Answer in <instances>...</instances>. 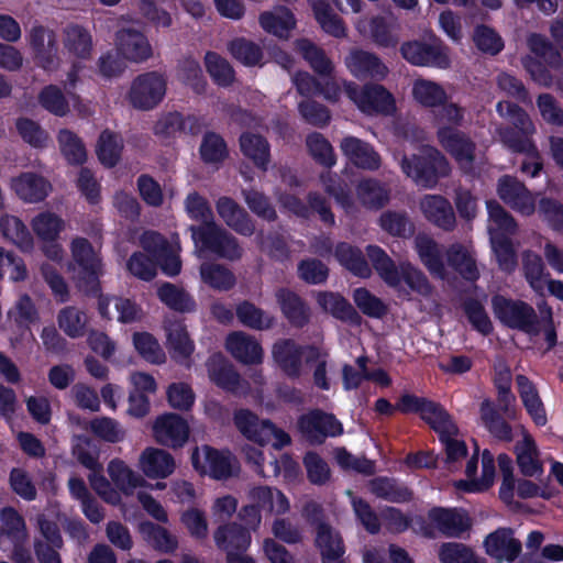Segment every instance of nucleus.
Returning <instances> with one entry per match:
<instances>
[{
	"label": "nucleus",
	"mask_w": 563,
	"mask_h": 563,
	"mask_svg": "<svg viewBox=\"0 0 563 563\" xmlns=\"http://www.w3.org/2000/svg\"><path fill=\"white\" fill-rule=\"evenodd\" d=\"M322 563H345V547L339 532L333 531L329 523H320L314 539Z\"/></svg>",
	"instance_id": "nucleus-29"
},
{
	"label": "nucleus",
	"mask_w": 563,
	"mask_h": 563,
	"mask_svg": "<svg viewBox=\"0 0 563 563\" xmlns=\"http://www.w3.org/2000/svg\"><path fill=\"white\" fill-rule=\"evenodd\" d=\"M297 91L303 97L324 96L329 100H335L339 95V86L334 80L317 79L308 71H297L294 76Z\"/></svg>",
	"instance_id": "nucleus-41"
},
{
	"label": "nucleus",
	"mask_w": 563,
	"mask_h": 563,
	"mask_svg": "<svg viewBox=\"0 0 563 563\" xmlns=\"http://www.w3.org/2000/svg\"><path fill=\"white\" fill-rule=\"evenodd\" d=\"M192 467L201 474L208 473L214 479H227L233 475L230 452H221L212 446H205V463L201 462L198 448L191 453Z\"/></svg>",
	"instance_id": "nucleus-21"
},
{
	"label": "nucleus",
	"mask_w": 563,
	"mask_h": 563,
	"mask_svg": "<svg viewBox=\"0 0 563 563\" xmlns=\"http://www.w3.org/2000/svg\"><path fill=\"white\" fill-rule=\"evenodd\" d=\"M495 459L489 450L485 449L482 453V476L479 479H460L455 487L465 493H482L487 490L494 484L495 478Z\"/></svg>",
	"instance_id": "nucleus-50"
},
{
	"label": "nucleus",
	"mask_w": 563,
	"mask_h": 563,
	"mask_svg": "<svg viewBox=\"0 0 563 563\" xmlns=\"http://www.w3.org/2000/svg\"><path fill=\"white\" fill-rule=\"evenodd\" d=\"M140 468L148 478H166L175 470V460L163 449L146 448L140 456Z\"/></svg>",
	"instance_id": "nucleus-33"
},
{
	"label": "nucleus",
	"mask_w": 563,
	"mask_h": 563,
	"mask_svg": "<svg viewBox=\"0 0 563 563\" xmlns=\"http://www.w3.org/2000/svg\"><path fill=\"white\" fill-rule=\"evenodd\" d=\"M426 219L444 231H453L456 224L451 202L440 195H427L420 203Z\"/></svg>",
	"instance_id": "nucleus-25"
},
{
	"label": "nucleus",
	"mask_w": 563,
	"mask_h": 563,
	"mask_svg": "<svg viewBox=\"0 0 563 563\" xmlns=\"http://www.w3.org/2000/svg\"><path fill=\"white\" fill-rule=\"evenodd\" d=\"M461 307L475 331L484 336L489 335L494 331L493 322L478 299L467 297L463 300Z\"/></svg>",
	"instance_id": "nucleus-57"
},
{
	"label": "nucleus",
	"mask_w": 563,
	"mask_h": 563,
	"mask_svg": "<svg viewBox=\"0 0 563 563\" xmlns=\"http://www.w3.org/2000/svg\"><path fill=\"white\" fill-rule=\"evenodd\" d=\"M228 51L235 60L247 67L260 65L264 56L262 47L245 37L230 41Z\"/></svg>",
	"instance_id": "nucleus-53"
},
{
	"label": "nucleus",
	"mask_w": 563,
	"mask_h": 563,
	"mask_svg": "<svg viewBox=\"0 0 563 563\" xmlns=\"http://www.w3.org/2000/svg\"><path fill=\"white\" fill-rule=\"evenodd\" d=\"M428 519L446 538H460L472 528L471 517L462 508L434 506L428 510Z\"/></svg>",
	"instance_id": "nucleus-13"
},
{
	"label": "nucleus",
	"mask_w": 563,
	"mask_h": 563,
	"mask_svg": "<svg viewBox=\"0 0 563 563\" xmlns=\"http://www.w3.org/2000/svg\"><path fill=\"white\" fill-rule=\"evenodd\" d=\"M412 96L416 101L426 108H435L446 102L445 90L437 82L418 79L412 87Z\"/></svg>",
	"instance_id": "nucleus-59"
},
{
	"label": "nucleus",
	"mask_w": 563,
	"mask_h": 563,
	"mask_svg": "<svg viewBox=\"0 0 563 563\" xmlns=\"http://www.w3.org/2000/svg\"><path fill=\"white\" fill-rule=\"evenodd\" d=\"M490 244L498 268L506 274L514 273L518 266V256L511 239L504 233L493 232Z\"/></svg>",
	"instance_id": "nucleus-46"
},
{
	"label": "nucleus",
	"mask_w": 563,
	"mask_h": 563,
	"mask_svg": "<svg viewBox=\"0 0 563 563\" xmlns=\"http://www.w3.org/2000/svg\"><path fill=\"white\" fill-rule=\"evenodd\" d=\"M261 27L275 36L286 38L296 26L294 13L288 8H282L278 13L264 11L258 16Z\"/></svg>",
	"instance_id": "nucleus-47"
},
{
	"label": "nucleus",
	"mask_w": 563,
	"mask_h": 563,
	"mask_svg": "<svg viewBox=\"0 0 563 563\" xmlns=\"http://www.w3.org/2000/svg\"><path fill=\"white\" fill-rule=\"evenodd\" d=\"M314 19L321 29L338 38L346 36V27L343 20L333 12L332 8L325 0H318L312 3Z\"/></svg>",
	"instance_id": "nucleus-52"
},
{
	"label": "nucleus",
	"mask_w": 563,
	"mask_h": 563,
	"mask_svg": "<svg viewBox=\"0 0 563 563\" xmlns=\"http://www.w3.org/2000/svg\"><path fill=\"white\" fill-rule=\"evenodd\" d=\"M198 153L203 164L213 166L221 165L230 155L227 141L214 131H207L202 135Z\"/></svg>",
	"instance_id": "nucleus-42"
},
{
	"label": "nucleus",
	"mask_w": 563,
	"mask_h": 563,
	"mask_svg": "<svg viewBox=\"0 0 563 563\" xmlns=\"http://www.w3.org/2000/svg\"><path fill=\"white\" fill-rule=\"evenodd\" d=\"M11 188L20 199L34 203L43 201L48 196L52 186L43 176L25 172L12 179Z\"/></svg>",
	"instance_id": "nucleus-26"
},
{
	"label": "nucleus",
	"mask_w": 563,
	"mask_h": 563,
	"mask_svg": "<svg viewBox=\"0 0 563 563\" xmlns=\"http://www.w3.org/2000/svg\"><path fill=\"white\" fill-rule=\"evenodd\" d=\"M396 408L402 415L418 413L430 428L448 413L441 404L413 394L401 395L396 402Z\"/></svg>",
	"instance_id": "nucleus-20"
},
{
	"label": "nucleus",
	"mask_w": 563,
	"mask_h": 563,
	"mask_svg": "<svg viewBox=\"0 0 563 563\" xmlns=\"http://www.w3.org/2000/svg\"><path fill=\"white\" fill-rule=\"evenodd\" d=\"M64 45L66 49L78 58H89L92 49L90 33L80 25H70L65 31Z\"/></svg>",
	"instance_id": "nucleus-58"
},
{
	"label": "nucleus",
	"mask_w": 563,
	"mask_h": 563,
	"mask_svg": "<svg viewBox=\"0 0 563 563\" xmlns=\"http://www.w3.org/2000/svg\"><path fill=\"white\" fill-rule=\"evenodd\" d=\"M366 254L380 279L390 288L398 289L404 282L411 291L429 297L433 287L426 274L415 267L410 262H401L399 266L378 245L369 244L366 246Z\"/></svg>",
	"instance_id": "nucleus-2"
},
{
	"label": "nucleus",
	"mask_w": 563,
	"mask_h": 563,
	"mask_svg": "<svg viewBox=\"0 0 563 563\" xmlns=\"http://www.w3.org/2000/svg\"><path fill=\"white\" fill-rule=\"evenodd\" d=\"M167 349L175 361L187 360L195 350V344L189 338L187 328L181 322H173L166 328Z\"/></svg>",
	"instance_id": "nucleus-44"
},
{
	"label": "nucleus",
	"mask_w": 563,
	"mask_h": 563,
	"mask_svg": "<svg viewBox=\"0 0 563 563\" xmlns=\"http://www.w3.org/2000/svg\"><path fill=\"white\" fill-rule=\"evenodd\" d=\"M240 151L254 166L266 172L271 163V145L261 134L242 132L239 136Z\"/></svg>",
	"instance_id": "nucleus-32"
},
{
	"label": "nucleus",
	"mask_w": 563,
	"mask_h": 563,
	"mask_svg": "<svg viewBox=\"0 0 563 563\" xmlns=\"http://www.w3.org/2000/svg\"><path fill=\"white\" fill-rule=\"evenodd\" d=\"M438 556L441 563H487L485 559L478 558L470 547L459 542L442 543Z\"/></svg>",
	"instance_id": "nucleus-64"
},
{
	"label": "nucleus",
	"mask_w": 563,
	"mask_h": 563,
	"mask_svg": "<svg viewBox=\"0 0 563 563\" xmlns=\"http://www.w3.org/2000/svg\"><path fill=\"white\" fill-rule=\"evenodd\" d=\"M356 194L361 203L367 209L378 210L389 200L388 189L374 178L361 180L356 187Z\"/></svg>",
	"instance_id": "nucleus-49"
},
{
	"label": "nucleus",
	"mask_w": 563,
	"mask_h": 563,
	"mask_svg": "<svg viewBox=\"0 0 563 563\" xmlns=\"http://www.w3.org/2000/svg\"><path fill=\"white\" fill-rule=\"evenodd\" d=\"M401 167L417 185L426 188L435 186L439 179L448 176L451 170L446 157L437 148H431L423 155L405 156Z\"/></svg>",
	"instance_id": "nucleus-6"
},
{
	"label": "nucleus",
	"mask_w": 563,
	"mask_h": 563,
	"mask_svg": "<svg viewBox=\"0 0 563 563\" xmlns=\"http://www.w3.org/2000/svg\"><path fill=\"white\" fill-rule=\"evenodd\" d=\"M166 79L158 71H146L134 78L129 91V101L139 110H152L166 93Z\"/></svg>",
	"instance_id": "nucleus-9"
},
{
	"label": "nucleus",
	"mask_w": 563,
	"mask_h": 563,
	"mask_svg": "<svg viewBox=\"0 0 563 563\" xmlns=\"http://www.w3.org/2000/svg\"><path fill=\"white\" fill-rule=\"evenodd\" d=\"M117 52L124 58L134 63L147 60L152 54V46L147 37L140 31L122 29L115 35Z\"/></svg>",
	"instance_id": "nucleus-22"
},
{
	"label": "nucleus",
	"mask_w": 563,
	"mask_h": 563,
	"mask_svg": "<svg viewBox=\"0 0 563 563\" xmlns=\"http://www.w3.org/2000/svg\"><path fill=\"white\" fill-rule=\"evenodd\" d=\"M481 420L493 438L501 442L514 440L512 427L499 412L490 399H484L479 406Z\"/></svg>",
	"instance_id": "nucleus-34"
},
{
	"label": "nucleus",
	"mask_w": 563,
	"mask_h": 563,
	"mask_svg": "<svg viewBox=\"0 0 563 563\" xmlns=\"http://www.w3.org/2000/svg\"><path fill=\"white\" fill-rule=\"evenodd\" d=\"M137 530L143 540L162 553H174L178 548L177 538L166 528L150 520L141 521Z\"/></svg>",
	"instance_id": "nucleus-40"
},
{
	"label": "nucleus",
	"mask_w": 563,
	"mask_h": 563,
	"mask_svg": "<svg viewBox=\"0 0 563 563\" xmlns=\"http://www.w3.org/2000/svg\"><path fill=\"white\" fill-rule=\"evenodd\" d=\"M297 48L312 70L323 80H333L334 66L325 52L310 40L297 41Z\"/></svg>",
	"instance_id": "nucleus-39"
},
{
	"label": "nucleus",
	"mask_w": 563,
	"mask_h": 563,
	"mask_svg": "<svg viewBox=\"0 0 563 563\" xmlns=\"http://www.w3.org/2000/svg\"><path fill=\"white\" fill-rule=\"evenodd\" d=\"M188 422L177 413L158 416L153 426V434L157 443L178 449L183 448L189 439Z\"/></svg>",
	"instance_id": "nucleus-14"
},
{
	"label": "nucleus",
	"mask_w": 563,
	"mask_h": 563,
	"mask_svg": "<svg viewBox=\"0 0 563 563\" xmlns=\"http://www.w3.org/2000/svg\"><path fill=\"white\" fill-rule=\"evenodd\" d=\"M345 66L353 77L363 79L384 80L389 69L375 54L362 48H353L344 59Z\"/></svg>",
	"instance_id": "nucleus-16"
},
{
	"label": "nucleus",
	"mask_w": 563,
	"mask_h": 563,
	"mask_svg": "<svg viewBox=\"0 0 563 563\" xmlns=\"http://www.w3.org/2000/svg\"><path fill=\"white\" fill-rule=\"evenodd\" d=\"M485 552L498 562L516 561L522 550L521 541L514 537V530L507 527L497 528L483 542Z\"/></svg>",
	"instance_id": "nucleus-17"
},
{
	"label": "nucleus",
	"mask_w": 563,
	"mask_h": 563,
	"mask_svg": "<svg viewBox=\"0 0 563 563\" xmlns=\"http://www.w3.org/2000/svg\"><path fill=\"white\" fill-rule=\"evenodd\" d=\"M399 52L402 58L413 66L446 69L451 65L449 47L434 35L428 42L419 40L404 42Z\"/></svg>",
	"instance_id": "nucleus-7"
},
{
	"label": "nucleus",
	"mask_w": 563,
	"mask_h": 563,
	"mask_svg": "<svg viewBox=\"0 0 563 563\" xmlns=\"http://www.w3.org/2000/svg\"><path fill=\"white\" fill-rule=\"evenodd\" d=\"M528 46L534 56L522 58V66L531 79L539 86L550 88L553 85V75L549 68L559 70L563 68V57L553 43L542 34L532 33L528 37Z\"/></svg>",
	"instance_id": "nucleus-4"
},
{
	"label": "nucleus",
	"mask_w": 563,
	"mask_h": 563,
	"mask_svg": "<svg viewBox=\"0 0 563 563\" xmlns=\"http://www.w3.org/2000/svg\"><path fill=\"white\" fill-rule=\"evenodd\" d=\"M37 103L46 112L64 118L70 112V104L59 86L49 84L37 93Z\"/></svg>",
	"instance_id": "nucleus-48"
},
{
	"label": "nucleus",
	"mask_w": 563,
	"mask_h": 563,
	"mask_svg": "<svg viewBox=\"0 0 563 563\" xmlns=\"http://www.w3.org/2000/svg\"><path fill=\"white\" fill-rule=\"evenodd\" d=\"M178 78L188 86L195 93L205 95L207 79L198 60L192 57H185L178 64Z\"/></svg>",
	"instance_id": "nucleus-56"
},
{
	"label": "nucleus",
	"mask_w": 563,
	"mask_h": 563,
	"mask_svg": "<svg viewBox=\"0 0 563 563\" xmlns=\"http://www.w3.org/2000/svg\"><path fill=\"white\" fill-rule=\"evenodd\" d=\"M71 262L69 271L77 289L84 295H96L100 290L103 262L99 252L95 250L87 238H75L70 243Z\"/></svg>",
	"instance_id": "nucleus-3"
},
{
	"label": "nucleus",
	"mask_w": 563,
	"mask_h": 563,
	"mask_svg": "<svg viewBox=\"0 0 563 563\" xmlns=\"http://www.w3.org/2000/svg\"><path fill=\"white\" fill-rule=\"evenodd\" d=\"M216 547L225 553V558L231 554L245 553L252 542L250 529L238 522H225L220 525L213 532Z\"/></svg>",
	"instance_id": "nucleus-18"
},
{
	"label": "nucleus",
	"mask_w": 563,
	"mask_h": 563,
	"mask_svg": "<svg viewBox=\"0 0 563 563\" xmlns=\"http://www.w3.org/2000/svg\"><path fill=\"white\" fill-rule=\"evenodd\" d=\"M123 148L124 142L121 134L110 129L101 131L96 145V154L103 167H115L121 161Z\"/></svg>",
	"instance_id": "nucleus-38"
},
{
	"label": "nucleus",
	"mask_w": 563,
	"mask_h": 563,
	"mask_svg": "<svg viewBox=\"0 0 563 563\" xmlns=\"http://www.w3.org/2000/svg\"><path fill=\"white\" fill-rule=\"evenodd\" d=\"M341 150L347 159L358 168L376 170L380 166L378 153L372 145L357 137H344L341 142Z\"/></svg>",
	"instance_id": "nucleus-28"
},
{
	"label": "nucleus",
	"mask_w": 563,
	"mask_h": 563,
	"mask_svg": "<svg viewBox=\"0 0 563 563\" xmlns=\"http://www.w3.org/2000/svg\"><path fill=\"white\" fill-rule=\"evenodd\" d=\"M369 488L376 497L395 504L410 503L413 492L394 477L378 476L371 481Z\"/></svg>",
	"instance_id": "nucleus-36"
},
{
	"label": "nucleus",
	"mask_w": 563,
	"mask_h": 563,
	"mask_svg": "<svg viewBox=\"0 0 563 563\" xmlns=\"http://www.w3.org/2000/svg\"><path fill=\"white\" fill-rule=\"evenodd\" d=\"M225 349L238 362L245 365L260 364L263 349L252 335L242 331L230 333L225 339Z\"/></svg>",
	"instance_id": "nucleus-23"
},
{
	"label": "nucleus",
	"mask_w": 563,
	"mask_h": 563,
	"mask_svg": "<svg viewBox=\"0 0 563 563\" xmlns=\"http://www.w3.org/2000/svg\"><path fill=\"white\" fill-rule=\"evenodd\" d=\"M352 99L365 114L391 115L396 111V100L383 85L365 84L354 91Z\"/></svg>",
	"instance_id": "nucleus-11"
},
{
	"label": "nucleus",
	"mask_w": 563,
	"mask_h": 563,
	"mask_svg": "<svg viewBox=\"0 0 563 563\" xmlns=\"http://www.w3.org/2000/svg\"><path fill=\"white\" fill-rule=\"evenodd\" d=\"M273 357L283 373L292 379L301 375L302 351L301 345L292 339H284L273 346Z\"/></svg>",
	"instance_id": "nucleus-27"
},
{
	"label": "nucleus",
	"mask_w": 563,
	"mask_h": 563,
	"mask_svg": "<svg viewBox=\"0 0 563 563\" xmlns=\"http://www.w3.org/2000/svg\"><path fill=\"white\" fill-rule=\"evenodd\" d=\"M338 262L354 276L369 278L372 268L362 250L346 242H339L334 250Z\"/></svg>",
	"instance_id": "nucleus-37"
},
{
	"label": "nucleus",
	"mask_w": 563,
	"mask_h": 563,
	"mask_svg": "<svg viewBox=\"0 0 563 563\" xmlns=\"http://www.w3.org/2000/svg\"><path fill=\"white\" fill-rule=\"evenodd\" d=\"M439 437L444 446L445 462L455 463L467 456V446L463 440L454 439L459 433V428L452 416L448 412L435 426L431 428Z\"/></svg>",
	"instance_id": "nucleus-24"
},
{
	"label": "nucleus",
	"mask_w": 563,
	"mask_h": 563,
	"mask_svg": "<svg viewBox=\"0 0 563 563\" xmlns=\"http://www.w3.org/2000/svg\"><path fill=\"white\" fill-rule=\"evenodd\" d=\"M57 142L62 155L67 163L73 166H79L87 161V151L82 140L68 129H60L57 134Z\"/></svg>",
	"instance_id": "nucleus-51"
},
{
	"label": "nucleus",
	"mask_w": 563,
	"mask_h": 563,
	"mask_svg": "<svg viewBox=\"0 0 563 563\" xmlns=\"http://www.w3.org/2000/svg\"><path fill=\"white\" fill-rule=\"evenodd\" d=\"M523 276L529 286L536 292H542L547 278L550 273L547 272L542 257L533 252H526L522 258Z\"/></svg>",
	"instance_id": "nucleus-54"
},
{
	"label": "nucleus",
	"mask_w": 563,
	"mask_h": 563,
	"mask_svg": "<svg viewBox=\"0 0 563 563\" xmlns=\"http://www.w3.org/2000/svg\"><path fill=\"white\" fill-rule=\"evenodd\" d=\"M297 429L313 446L322 445L328 438H336L344 432L343 424L335 415L319 408L300 415L297 419Z\"/></svg>",
	"instance_id": "nucleus-8"
},
{
	"label": "nucleus",
	"mask_w": 563,
	"mask_h": 563,
	"mask_svg": "<svg viewBox=\"0 0 563 563\" xmlns=\"http://www.w3.org/2000/svg\"><path fill=\"white\" fill-rule=\"evenodd\" d=\"M205 65L213 82L220 87H229L233 84L235 73L227 59L218 53L209 51L205 55Z\"/></svg>",
	"instance_id": "nucleus-62"
},
{
	"label": "nucleus",
	"mask_w": 563,
	"mask_h": 563,
	"mask_svg": "<svg viewBox=\"0 0 563 563\" xmlns=\"http://www.w3.org/2000/svg\"><path fill=\"white\" fill-rule=\"evenodd\" d=\"M492 308L495 317L503 325L527 334L536 335L539 333V317L528 302L495 295L492 298Z\"/></svg>",
	"instance_id": "nucleus-5"
},
{
	"label": "nucleus",
	"mask_w": 563,
	"mask_h": 563,
	"mask_svg": "<svg viewBox=\"0 0 563 563\" xmlns=\"http://www.w3.org/2000/svg\"><path fill=\"white\" fill-rule=\"evenodd\" d=\"M498 197L511 209L525 216L536 210V200L530 190L517 177L504 175L497 183Z\"/></svg>",
	"instance_id": "nucleus-15"
},
{
	"label": "nucleus",
	"mask_w": 563,
	"mask_h": 563,
	"mask_svg": "<svg viewBox=\"0 0 563 563\" xmlns=\"http://www.w3.org/2000/svg\"><path fill=\"white\" fill-rule=\"evenodd\" d=\"M185 210L191 220L200 222L188 228L197 250L231 262L242 258L244 250L239 240L214 221L210 203L203 196L197 191L188 194Z\"/></svg>",
	"instance_id": "nucleus-1"
},
{
	"label": "nucleus",
	"mask_w": 563,
	"mask_h": 563,
	"mask_svg": "<svg viewBox=\"0 0 563 563\" xmlns=\"http://www.w3.org/2000/svg\"><path fill=\"white\" fill-rule=\"evenodd\" d=\"M317 302L327 312L335 319L358 327L362 323V317L357 310L339 292L320 291L317 295Z\"/></svg>",
	"instance_id": "nucleus-31"
},
{
	"label": "nucleus",
	"mask_w": 563,
	"mask_h": 563,
	"mask_svg": "<svg viewBox=\"0 0 563 563\" xmlns=\"http://www.w3.org/2000/svg\"><path fill=\"white\" fill-rule=\"evenodd\" d=\"M57 323L60 330L71 339L81 338L86 333V313L76 307L63 308L57 314Z\"/></svg>",
	"instance_id": "nucleus-61"
},
{
	"label": "nucleus",
	"mask_w": 563,
	"mask_h": 563,
	"mask_svg": "<svg viewBox=\"0 0 563 563\" xmlns=\"http://www.w3.org/2000/svg\"><path fill=\"white\" fill-rule=\"evenodd\" d=\"M207 371L210 380L217 387L234 396L244 393L249 386L233 364L222 354H213L209 357Z\"/></svg>",
	"instance_id": "nucleus-12"
},
{
	"label": "nucleus",
	"mask_w": 563,
	"mask_h": 563,
	"mask_svg": "<svg viewBox=\"0 0 563 563\" xmlns=\"http://www.w3.org/2000/svg\"><path fill=\"white\" fill-rule=\"evenodd\" d=\"M158 299L169 309L178 312H190L196 308L194 299L172 283H164L157 289Z\"/></svg>",
	"instance_id": "nucleus-55"
},
{
	"label": "nucleus",
	"mask_w": 563,
	"mask_h": 563,
	"mask_svg": "<svg viewBox=\"0 0 563 563\" xmlns=\"http://www.w3.org/2000/svg\"><path fill=\"white\" fill-rule=\"evenodd\" d=\"M276 302L288 323L296 329H303L309 324L311 310L306 300L296 291L280 287L275 291Z\"/></svg>",
	"instance_id": "nucleus-19"
},
{
	"label": "nucleus",
	"mask_w": 563,
	"mask_h": 563,
	"mask_svg": "<svg viewBox=\"0 0 563 563\" xmlns=\"http://www.w3.org/2000/svg\"><path fill=\"white\" fill-rule=\"evenodd\" d=\"M233 421L236 429L250 441L260 445H265L268 442L267 435L263 433V428H273V423L271 421H264L261 427L258 417L249 409L235 410Z\"/></svg>",
	"instance_id": "nucleus-45"
},
{
	"label": "nucleus",
	"mask_w": 563,
	"mask_h": 563,
	"mask_svg": "<svg viewBox=\"0 0 563 563\" xmlns=\"http://www.w3.org/2000/svg\"><path fill=\"white\" fill-rule=\"evenodd\" d=\"M306 145L313 161L325 167L331 168L336 163L331 143L319 132H312L307 135Z\"/></svg>",
	"instance_id": "nucleus-63"
},
{
	"label": "nucleus",
	"mask_w": 563,
	"mask_h": 563,
	"mask_svg": "<svg viewBox=\"0 0 563 563\" xmlns=\"http://www.w3.org/2000/svg\"><path fill=\"white\" fill-rule=\"evenodd\" d=\"M448 265L464 280L475 283L479 279L476 260L461 243L451 244L445 251Z\"/></svg>",
	"instance_id": "nucleus-35"
},
{
	"label": "nucleus",
	"mask_w": 563,
	"mask_h": 563,
	"mask_svg": "<svg viewBox=\"0 0 563 563\" xmlns=\"http://www.w3.org/2000/svg\"><path fill=\"white\" fill-rule=\"evenodd\" d=\"M437 140L457 164L474 163L476 144L464 131L452 125H442L437 130Z\"/></svg>",
	"instance_id": "nucleus-10"
},
{
	"label": "nucleus",
	"mask_w": 563,
	"mask_h": 563,
	"mask_svg": "<svg viewBox=\"0 0 563 563\" xmlns=\"http://www.w3.org/2000/svg\"><path fill=\"white\" fill-rule=\"evenodd\" d=\"M415 249L428 272L434 277L444 279L446 271L443 253L435 240L424 233H419L415 238Z\"/></svg>",
	"instance_id": "nucleus-30"
},
{
	"label": "nucleus",
	"mask_w": 563,
	"mask_h": 563,
	"mask_svg": "<svg viewBox=\"0 0 563 563\" xmlns=\"http://www.w3.org/2000/svg\"><path fill=\"white\" fill-rule=\"evenodd\" d=\"M238 320L246 328L265 331L276 324V318L250 300H243L235 308Z\"/></svg>",
	"instance_id": "nucleus-43"
},
{
	"label": "nucleus",
	"mask_w": 563,
	"mask_h": 563,
	"mask_svg": "<svg viewBox=\"0 0 563 563\" xmlns=\"http://www.w3.org/2000/svg\"><path fill=\"white\" fill-rule=\"evenodd\" d=\"M202 280L213 289L228 291L236 283L234 274L221 264H203L200 268Z\"/></svg>",
	"instance_id": "nucleus-60"
}]
</instances>
